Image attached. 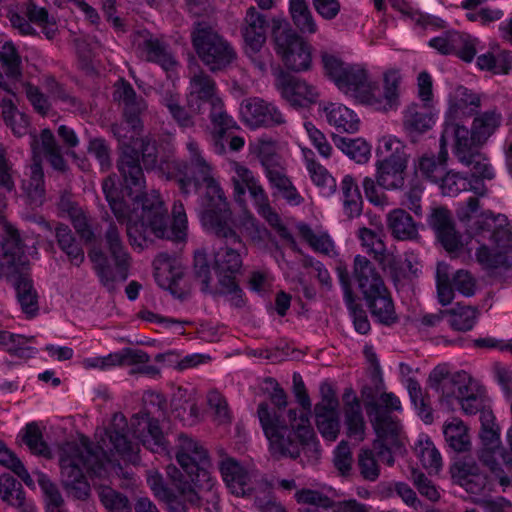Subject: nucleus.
I'll list each match as a JSON object with an SVG mask.
<instances>
[{
	"label": "nucleus",
	"instance_id": "13",
	"mask_svg": "<svg viewBox=\"0 0 512 512\" xmlns=\"http://www.w3.org/2000/svg\"><path fill=\"white\" fill-rule=\"evenodd\" d=\"M467 128L458 123H445L442 132V142L445 139L454 140V154L458 161L469 167L472 172V182L483 188V178L491 179L493 172L488 160L479 152L481 145L467 143Z\"/></svg>",
	"mask_w": 512,
	"mask_h": 512
},
{
	"label": "nucleus",
	"instance_id": "64",
	"mask_svg": "<svg viewBox=\"0 0 512 512\" xmlns=\"http://www.w3.org/2000/svg\"><path fill=\"white\" fill-rule=\"evenodd\" d=\"M38 482L45 495L46 511H64V499L57 486L54 483H52L50 479L44 474L39 475Z\"/></svg>",
	"mask_w": 512,
	"mask_h": 512
},
{
	"label": "nucleus",
	"instance_id": "30",
	"mask_svg": "<svg viewBox=\"0 0 512 512\" xmlns=\"http://www.w3.org/2000/svg\"><path fill=\"white\" fill-rule=\"evenodd\" d=\"M337 273L339 282L344 291V300L353 318L355 330L360 334H367L370 331V322L366 311L356 303V297L352 291L350 274L346 266H338Z\"/></svg>",
	"mask_w": 512,
	"mask_h": 512
},
{
	"label": "nucleus",
	"instance_id": "49",
	"mask_svg": "<svg viewBox=\"0 0 512 512\" xmlns=\"http://www.w3.org/2000/svg\"><path fill=\"white\" fill-rule=\"evenodd\" d=\"M0 497L3 502L16 508L26 504L22 484L8 473L0 476Z\"/></svg>",
	"mask_w": 512,
	"mask_h": 512
},
{
	"label": "nucleus",
	"instance_id": "36",
	"mask_svg": "<svg viewBox=\"0 0 512 512\" xmlns=\"http://www.w3.org/2000/svg\"><path fill=\"white\" fill-rule=\"evenodd\" d=\"M58 247L65 253L72 265L79 267L84 259V250L68 225L58 223L55 227Z\"/></svg>",
	"mask_w": 512,
	"mask_h": 512
},
{
	"label": "nucleus",
	"instance_id": "9",
	"mask_svg": "<svg viewBox=\"0 0 512 512\" xmlns=\"http://www.w3.org/2000/svg\"><path fill=\"white\" fill-rule=\"evenodd\" d=\"M322 62L326 74L341 91L367 105L378 103L375 95L378 85L369 78L364 68L345 65L340 59L328 53L322 54Z\"/></svg>",
	"mask_w": 512,
	"mask_h": 512
},
{
	"label": "nucleus",
	"instance_id": "31",
	"mask_svg": "<svg viewBox=\"0 0 512 512\" xmlns=\"http://www.w3.org/2000/svg\"><path fill=\"white\" fill-rule=\"evenodd\" d=\"M147 483L154 496L167 504L168 512H188L187 506L181 499L185 502L188 501L174 487L169 488L158 471L150 470L148 472Z\"/></svg>",
	"mask_w": 512,
	"mask_h": 512
},
{
	"label": "nucleus",
	"instance_id": "24",
	"mask_svg": "<svg viewBox=\"0 0 512 512\" xmlns=\"http://www.w3.org/2000/svg\"><path fill=\"white\" fill-rule=\"evenodd\" d=\"M153 265L157 284L163 289L170 290L175 297L181 300L185 299L187 294L178 292V281L182 278L183 271L176 259L167 253H160L155 258Z\"/></svg>",
	"mask_w": 512,
	"mask_h": 512
},
{
	"label": "nucleus",
	"instance_id": "58",
	"mask_svg": "<svg viewBox=\"0 0 512 512\" xmlns=\"http://www.w3.org/2000/svg\"><path fill=\"white\" fill-rule=\"evenodd\" d=\"M458 402L463 412L467 415H475L478 412L484 411L482 409L484 402L481 386L473 380L464 390L463 398H460Z\"/></svg>",
	"mask_w": 512,
	"mask_h": 512
},
{
	"label": "nucleus",
	"instance_id": "61",
	"mask_svg": "<svg viewBox=\"0 0 512 512\" xmlns=\"http://www.w3.org/2000/svg\"><path fill=\"white\" fill-rule=\"evenodd\" d=\"M307 161V169L311 175L312 181L328 195L336 191V180L329 174L327 169L308 158V153L304 152Z\"/></svg>",
	"mask_w": 512,
	"mask_h": 512
},
{
	"label": "nucleus",
	"instance_id": "47",
	"mask_svg": "<svg viewBox=\"0 0 512 512\" xmlns=\"http://www.w3.org/2000/svg\"><path fill=\"white\" fill-rule=\"evenodd\" d=\"M335 145L357 163L366 162L370 156V145L362 138L333 135Z\"/></svg>",
	"mask_w": 512,
	"mask_h": 512
},
{
	"label": "nucleus",
	"instance_id": "45",
	"mask_svg": "<svg viewBox=\"0 0 512 512\" xmlns=\"http://www.w3.org/2000/svg\"><path fill=\"white\" fill-rule=\"evenodd\" d=\"M289 11L295 27L301 34H314L317 31L316 22L305 0H290Z\"/></svg>",
	"mask_w": 512,
	"mask_h": 512
},
{
	"label": "nucleus",
	"instance_id": "53",
	"mask_svg": "<svg viewBox=\"0 0 512 512\" xmlns=\"http://www.w3.org/2000/svg\"><path fill=\"white\" fill-rule=\"evenodd\" d=\"M356 466L363 480L376 482L379 479L381 468L373 449H360L357 455Z\"/></svg>",
	"mask_w": 512,
	"mask_h": 512
},
{
	"label": "nucleus",
	"instance_id": "63",
	"mask_svg": "<svg viewBox=\"0 0 512 512\" xmlns=\"http://www.w3.org/2000/svg\"><path fill=\"white\" fill-rule=\"evenodd\" d=\"M415 453L425 468L437 471L442 465L441 455L429 438L418 441Z\"/></svg>",
	"mask_w": 512,
	"mask_h": 512
},
{
	"label": "nucleus",
	"instance_id": "35",
	"mask_svg": "<svg viewBox=\"0 0 512 512\" xmlns=\"http://www.w3.org/2000/svg\"><path fill=\"white\" fill-rule=\"evenodd\" d=\"M507 224V217L502 214L494 215L491 211L481 212L475 220L468 224L467 232L478 242L491 240L494 231Z\"/></svg>",
	"mask_w": 512,
	"mask_h": 512
},
{
	"label": "nucleus",
	"instance_id": "4",
	"mask_svg": "<svg viewBox=\"0 0 512 512\" xmlns=\"http://www.w3.org/2000/svg\"><path fill=\"white\" fill-rule=\"evenodd\" d=\"M176 460L183 472L174 465H168L166 472L172 486L191 505L200 504V493L209 491L212 479L208 471V451L186 434L178 436Z\"/></svg>",
	"mask_w": 512,
	"mask_h": 512
},
{
	"label": "nucleus",
	"instance_id": "48",
	"mask_svg": "<svg viewBox=\"0 0 512 512\" xmlns=\"http://www.w3.org/2000/svg\"><path fill=\"white\" fill-rule=\"evenodd\" d=\"M1 115L8 127L15 135L21 136L27 133L29 119L25 114L18 111L10 98H3L0 103Z\"/></svg>",
	"mask_w": 512,
	"mask_h": 512
},
{
	"label": "nucleus",
	"instance_id": "50",
	"mask_svg": "<svg viewBox=\"0 0 512 512\" xmlns=\"http://www.w3.org/2000/svg\"><path fill=\"white\" fill-rule=\"evenodd\" d=\"M95 489L107 512H132V505L126 495L106 485H100Z\"/></svg>",
	"mask_w": 512,
	"mask_h": 512
},
{
	"label": "nucleus",
	"instance_id": "59",
	"mask_svg": "<svg viewBox=\"0 0 512 512\" xmlns=\"http://www.w3.org/2000/svg\"><path fill=\"white\" fill-rule=\"evenodd\" d=\"M358 238L360 239L362 246L367 248V252L372 254L374 259L379 258L386 252L382 229L378 228L374 230L361 227L358 230Z\"/></svg>",
	"mask_w": 512,
	"mask_h": 512
},
{
	"label": "nucleus",
	"instance_id": "60",
	"mask_svg": "<svg viewBox=\"0 0 512 512\" xmlns=\"http://www.w3.org/2000/svg\"><path fill=\"white\" fill-rule=\"evenodd\" d=\"M0 464L13 471L27 486L34 484L22 461L0 440Z\"/></svg>",
	"mask_w": 512,
	"mask_h": 512
},
{
	"label": "nucleus",
	"instance_id": "16",
	"mask_svg": "<svg viewBox=\"0 0 512 512\" xmlns=\"http://www.w3.org/2000/svg\"><path fill=\"white\" fill-rule=\"evenodd\" d=\"M474 379L465 371L451 373L446 365L436 366L429 374L428 384L441 400L450 403L463 398L464 390Z\"/></svg>",
	"mask_w": 512,
	"mask_h": 512
},
{
	"label": "nucleus",
	"instance_id": "46",
	"mask_svg": "<svg viewBox=\"0 0 512 512\" xmlns=\"http://www.w3.org/2000/svg\"><path fill=\"white\" fill-rule=\"evenodd\" d=\"M371 379L374 385H365L361 389V397L369 418L384 410L382 405L377 401L378 395L384 386L381 371L378 366L373 370Z\"/></svg>",
	"mask_w": 512,
	"mask_h": 512
},
{
	"label": "nucleus",
	"instance_id": "10",
	"mask_svg": "<svg viewBox=\"0 0 512 512\" xmlns=\"http://www.w3.org/2000/svg\"><path fill=\"white\" fill-rule=\"evenodd\" d=\"M191 41L200 60L213 73L225 70L237 58L233 46L204 20L194 23Z\"/></svg>",
	"mask_w": 512,
	"mask_h": 512
},
{
	"label": "nucleus",
	"instance_id": "52",
	"mask_svg": "<svg viewBox=\"0 0 512 512\" xmlns=\"http://www.w3.org/2000/svg\"><path fill=\"white\" fill-rule=\"evenodd\" d=\"M314 411L319 432L327 440L334 441L340 431L338 411L327 410L322 406Z\"/></svg>",
	"mask_w": 512,
	"mask_h": 512
},
{
	"label": "nucleus",
	"instance_id": "56",
	"mask_svg": "<svg viewBox=\"0 0 512 512\" xmlns=\"http://www.w3.org/2000/svg\"><path fill=\"white\" fill-rule=\"evenodd\" d=\"M407 389L411 399L418 410L420 417L426 422L431 423L433 420L432 409L430 407L429 397L423 392L419 382L414 378H408Z\"/></svg>",
	"mask_w": 512,
	"mask_h": 512
},
{
	"label": "nucleus",
	"instance_id": "32",
	"mask_svg": "<svg viewBox=\"0 0 512 512\" xmlns=\"http://www.w3.org/2000/svg\"><path fill=\"white\" fill-rule=\"evenodd\" d=\"M363 299L371 316L380 324L391 326L398 322V315L387 288Z\"/></svg>",
	"mask_w": 512,
	"mask_h": 512
},
{
	"label": "nucleus",
	"instance_id": "1",
	"mask_svg": "<svg viewBox=\"0 0 512 512\" xmlns=\"http://www.w3.org/2000/svg\"><path fill=\"white\" fill-rule=\"evenodd\" d=\"M127 421L123 414H115L112 423L104 430L98 443L93 447L88 440L76 443H66L60 453L61 482L67 494L77 500L85 501L90 496V484L87 482L82 468L91 475L102 477L108 467L117 475L130 478L127 471L118 464L115 465L108 453L116 452L123 460L134 465L139 463L138 448L127 436Z\"/></svg>",
	"mask_w": 512,
	"mask_h": 512
},
{
	"label": "nucleus",
	"instance_id": "14",
	"mask_svg": "<svg viewBox=\"0 0 512 512\" xmlns=\"http://www.w3.org/2000/svg\"><path fill=\"white\" fill-rule=\"evenodd\" d=\"M222 459L218 466L227 489L237 497H248L260 490L272 489V484L265 478H257L254 471L245 468L237 459L228 456L223 449L219 450Z\"/></svg>",
	"mask_w": 512,
	"mask_h": 512
},
{
	"label": "nucleus",
	"instance_id": "25",
	"mask_svg": "<svg viewBox=\"0 0 512 512\" xmlns=\"http://www.w3.org/2000/svg\"><path fill=\"white\" fill-rule=\"evenodd\" d=\"M102 191L117 221L121 224L126 223V233L128 234L129 225L133 221H139L140 212L138 207L131 210L120 196V191L116 186V175L114 174L103 179Z\"/></svg>",
	"mask_w": 512,
	"mask_h": 512
},
{
	"label": "nucleus",
	"instance_id": "41",
	"mask_svg": "<svg viewBox=\"0 0 512 512\" xmlns=\"http://www.w3.org/2000/svg\"><path fill=\"white\" fill-rule=\"evenodd\" d=\"M325 111L329 124L335 126L338 131L347 133L358 131L360 121L351 109L343 105L330 104Z\"/></svg>",
	"mask_w": 512,
	"mask_h": 512
},
{
	"label": "nucleus",
	"instance_id": "39",
	"mask_svg": "<svg viewBox=\"0 0 512 512\" xmlns=\"http://www.w3.org/2000/svg\"><path fill=\"white\" fill-rule=\"evenodd\" d=\"M501 115L495 110L487 111L474 119L472 130L467 128V143L482 145L499 126Z\"/></svg>",
	"mask_w": 512,
	"mask_h": 512
},
{
	"label": "nucleus",
	"instance_id": "34",
	"mask_svg": "<svg viewBox=\"0 0 512 512\" xmlns=\"http://www.w3.org/2000/svg\"><path fill=\"white\" fill-rule=\"evenodd\" d=\"M433 123V114L427 104L411 103L403 112V128L409 134H423Z\"/></svg>",
	"mask_w": 512,
	"mask_h": 512
},
{
	"label": "nucleus",
	"instance_id": "62",
	"mask_svg": "<svg viewBox=\"0 0 512 512\" xmlns=\"http://www.w3.org/2000/svg\"><path fill=\"white\" fill-rule=\"evenodd\" d=\"M22 441L28 446L32 453L51 458V451L43 440L42 433L37 424L29 423L26 425L22 435Z\"/></svg>",
	"mask_w": 512,
	"mask_h": 512
},
{
	"label": "nucleus",
	"instance_id": "44",
	"mask_svg": "<svg viewBox=\"0 0 512 512\" xmlns=\"http://www.w3.org/2000/svg\"><path fill=\"white\" fill-rule=\"evenodd\" d=\"M141 49L145 54V59L149 62L159 64L165 70H169L176 65L167 46L156 38H150L143 41Z\"/></svg>",
	"mask_w": 512,
	"mask_h": 512
},
{
	"label": "nucleus",
	"instance_id": "8",
	"mask_svg": "<svg viewBox=\"0 0 512 512\" xmlns=\"http://www.w3.org/2000/svg\"><path fill=\"white\" fill-rule=\"evenodd\" d=\"M210 106L209 119L212 125L221 127L217 137L225 130L235 126V120L228 115L222 99L217 94L215 80L202 69H196L189 77V93L186 95V105L197 114L203 113L204 105Z\"/></svg>",
	"mask_w": 512,
	"mask_h": 512
},
{
	"label": "nucleus",
	"instance_id": "12",
	"mask_svg": "<svg viewBox=\"0 0 512 512\" xmlns=\"http://www.w3.org/2000/svg\"><path fill=\"white\" fill-rule=\"evenodd\" d=\"M272 41L274 49L287 69L301 72L311 66V46L291 28L288 22L272 20Z\"/></svg>",
	"mask_w": 512,
	"mask_h": 512
},
{
	"label": "nucleus",
	"instance_id": "19",
	"mask_svg": "<svg viewBox=\"0 0 512 512\" xmlns=\"http://www.w3.org/2000/svg\"><path fill=\"white\" fill-rule=\"evenodd\" d=\"M428 224L447 252H458L463 247L462 236L456 230L453 216L447 208L442 206L432 208Z\"/></svg>",
	"mask_w": 512,
	"mask_h": 512
},
{
	"label": "nucleus",
	"instance_id": "38",
	"mask_svg": "<svg viewBox=\"0 0 512 512\" xmlns=\"http://www.w3.org/2000/svg\"><path fill=\"white\" fill-rule=\"evenodd\" d=\"M481 430L480 439L482 448L478 451V458L483 453L488 455H495L497 451H500V429L495 423V417L492 411H482L480 414Z\"/></svg>",
	"mask_w": 512,
	"mask_h": 512
},
{
	"label": "nucleus",
	"instance_id": "37",
	"mask_svg": "<svg viewBox=\"0 0 512 512\" xmlns=\"http://www.w3.org/2000/svg\"><path fill=\"white\" fill-rule=\"evenodd\" d=\"M443 434L449 448L457 453H466L471 450L472 442L469 428L459 418L445 422Z\"/></svg>",
	"mask_w": 512,
	"mask_h": 512
},
{
	"label": "nucleus",
	"instance_id": "11",
	"mask_svg": "<svg viewBox=\"0 0 512 512\" xmlns=\"http://www.w3.org/2000/svg\"><path fill=\"white\" fill-rule=\"evenodd\" d=\"M403 142L395 137H383L377 148L376 179L386 190L401 189L405 184L408 154Z\"/></svg>",
	"mask_w": 512,
	"mask_h": 512
},
{
	"label": "nucleus",
	"instance_id": "15",
	"mask_svg": "<svg viewBox=\"0 0 512 512\" xmlns=\"http://www.w3.org/2000/svg\"><path fill=\"white\" fill-rule=\"evenodd\" d=\"M117 169L123 179V187L127 195L132 197L134 204L142 207L143 196L150 193L144 192L146 181L140 164L139 151L133 147L123 149L117 160Z\"/></svg>",
	"mask_w": 512,
	"mask_h": 512
},
{
	"label": "nucleus",
	"instance_id": "27",
	"mask_svg": "<svg viewBox=\"0 0 512 512\" xmlns=\"http://www.w3.org/2000/svg\"><path fill=\"white\" fill-rule=\"evenodd\" d=\"M26 264L20 235L17 230H9L8 237L2 244L0 256V278L20 273Z\"/></svg>",
	"mask_w": 512,
	"mask_h": 512
},
{
	"label": "nucleus",
	"instance_id": "23",
	"mask_svg": "<svg viewBox=\"0 0 512 512\" xmlns=\"http://www.w3.org/2000/svg\"><path fill=\"white\" fill-rule=\"evenodd\" d=\"M115 97L123 103V119L129 127L143 128L141 115L146 111L145 100L138 96L132 85L124 79L116 83Z\"/></svg>",
	"mask_w": 512,
	"mask_h": 512
},
{
	"label": "nucleus",
	"instance_id": "33",
	"mask_svg": "<svg viewBox=\"0 0 512 512\" xmlns=\"http://www.w3.org/2000/svg\"><path fill=\"white\" fill-rule=\"evenodd\" d=\"M387 227L397 240L413 241L419 238L418 223L404 209H394L387 215Z\"/></svg>",
	"mask_w": 512,
	"mask_h": 512
},
{
	"label": "nucleus",
	"instance_id": "29",
	"mask_svg": "<svg viewBox=\"0 0 512 512\" xmlns=\"http://www.w3.org/2000/svg\"><path fill=\"white\" fill-rule=\"evenodd\" d=\"M268 27L266 14L259 12L255 7L248 8L241 29L246 46L256 50L263 48Z\"/></svg>",
	"mask_w": 512,
	"mask_h": 512
},
{
	"label": "nucleus",
	"instance_id": "7",
	"mask_svg": "<svg viewBox=\"0 0 512 512\" xmlns=\"http://www.w3.org/2000/svg\"><path fill=\"white\" fill-rule=\"evenodd\" d=\"M214 221H202L203 225L210 229L218 238L225 240V246L219 247L214 253V270L217 275L218 285H226L236 279V275L242 267L241 252L245 245L241 237L231 228V211H226L223 216L219 214Z\"/></svg>",
	"mask_w": 512,
	"mask_h": 512
},
{
	"label": "nucleus",
	"instance_id": "20",
	"mask_svg": "<svg viewBox=\"0 0 512 512\" xmlns=\"http://www.w3.org/2000/svg\"><path fill=\"white\" fill-rule=\"evenodd\" d=\"M241 114L252 128L273 127L285 123V117L272 103L261 98H248L242 103Z\"/></svg>",
	"mask_w": 512,
	"mask_h": 512
},
{
	"label": "nucleus",
	"instance_id": "55",
	"mask_svg": "<svg viewBox=\"0 0 512 512\" xmlns=\"http://www.w3.org/2000/svg\"><path fill=\"white\" fill-rule=\"evenodd\" d=\"M0 63L4 69L5 75L14 81H18L22 76L21 57L16 47L6 42L0 49Z\"/></svg>",
	"mask_w": 512,
	"mask_h": 512
},
{
	"label": "nucleus",
	"instance_id": "57",
	"mask_svg": "<svg viewBox=\"0 0 512 512\" xmlns=\"http://www.w3.org/2000/svg\"><path fill=\"white\" fill-rule=\"evenodd\" d=\"M478 311L471 306H458L453 309L447 310V315L450 316L449 324L457 331L471 330L475 324Z\"/></svg>",
	"mask_w": 512,
	"mask_h": 512
},
{
	"label": "nucleus",
	"instance_id": "5",
	"mask_svg": "<svg viewBox=\"0 0 512 512\" xmlns=\"http://www.w3.org/2000/svg\"><path fill=\"white\" fill-rule=\"evenodd\" d=\"M172 213L173 221L170 223L168 211L157 191L153 190L149 195L143 196L139 221H133L128 227L130 245L143 249L149 240V231L157 238L182 241L187 229L183 204L175 203Z\"/></svg>",
	"mask_w": 512,
	"mask_h": 512
},
{
	"label": "nucleus",
	"instance_id": "43",
	"mask_svg": "<svg viewBox=\"0 0 512 512\" xmlns=\"http://www.w3.org/2000/svg\"><path fill=\"white\" fill-rule=\"evenodd\" d=\"M15 289L22 311L29 317H34L39 311L38 295L30 278L20 274Z\"/></svg>",
	"mask_w": 512,
	"mask_h": 512
},
{
	"label": "nucleus",
	"instance_id": "42",
	"mask_svg": "<svg viewBox=\"0 0 512 512\" xmlns=\"http://www.w3.org/2000/svg\"><path fill=\"white\" fill-rule=\"evenodd\" d=\"M448 139L442 142L440 138V151L438 157L434 155L423 156L419 161V170L421 173L432 182L438 183L446 171V162L448 158V152L446 149V143Z\"/></svg>",
	"mask_w": 512,
	"mask_h": 512
},
{
	"label": "nucleus",
	"instance_id": "54",
	"mask_svg": "<svg viewBox=\"0 0 512 512\" xmlns=\"http://www.w3.org/2000/svg\"><path fill=\"white\" fill-rule=\"evenodd\" d=\"M476 259L478 263L485 269H508L510 267L509 258L506 251L494 248H489L487 245L482 244L476 251Z\"/></svg>",
	"mask_w": 512,
	"mask_h": 512
},
{
	"label": "nucleus",
	"instance_id": "18",
	"mask_svg": "<svg viewBox=\"0 0 512 512\" xmlns=\"http://www.w3.org/2000/svg\"><path fill=\"white\" fill-rule=\"evenodd\" d=\"M274 85L281 97L293 107H306L315 103L319 96L313 85L283 70L277 74Z\"/></svg>",
	"mask_w": 512,
	"mask_h": 512
},
{
	"label": "nucleus",
	"instance_id": "28",
	"mask_svg": "<svg viewBox=\"0 0 512 512\" xmlns=\"http://www.w3.org/2000/svg\"><path fill=\"white\" fill-rule=\"evenodd\" d=\"M353 278L363 298L387 288L373 263L361 255L354 258Z\"/></svg>",
	"mask_w": 512,
	"mask_h": 512
},
{
	"label": "nucleus",
	"instance_id": "17",
	"mask_svg": "<svg viewBox=\"0 0 512 512\" xmlns=\"http://www.w3.org/2000/svg\"><path fill=\"white\" fill-rule=\"evenodd\" d=\"M133 436L153 453L162 454L167 451L168 442L159 425V420L147 410L140 411L131 418Z\"/></svg>",
	"mask_w": 512,
	"mask_h": 512
},
{
	"label": "nucleus",
	"instance_id": "6",
	"mask_svg": "<svg viewBox=\"0 0 512 512\" xmlns=\"http://www.w3.org/2000/svg\"><path fill=\"white\" fill-rule=\"evenodd\" d=\"M101 219L105 227L101 230L100 237L103 239L105 248L114 261L117 272L113 269L108 255L101 248H92L88 252V257L93 263V269L100 283L109 292H114L117 275H119L122 281H125L128 277L131 257L124 246L120 229L113 218L106 211Z\"/></svg>",
	"mask_w": 512,
	"mask_h": 512
},
{
	"label": "nucleus",
	"instance_id": "2",
	"mask_svg": "<svg viewBox=\"0 0 512 512\" xmlns=\"http://www.w3.org/2000/svg\"><path fill=\"white\" fill-rule=\"evenodd\" d=\"M188 161L173 160L167 164L166 178L175 181L180 192L188 196L192 189L199 192L201 220L211 222L217 214L229 211V204L219 182L213 176V167L203 157L199 145L194 140L187 142Z\"/></svg>",
	"mask_w": 512,
	"mask_h": 512
},
{
	"label": "nucleus",
	"instance_id": "40",
	"mask_svg": "<svg viewBox=\"0 0 512 512\" xmlns=\"http://www.w3.org/2000/svg\"><path fill=\"white\" fill-rule=\"evenodd\" d=\"M401 81L400 71L397 69H390L384 74V96L380 99L376 96L377 104H370L376 110L389 112L398 108L399 93L398 87Z\"/></svg>",
	"mask_w": 512,
	"mask_h": 512
},
{
	"label": "nucleus",
	"instance_id": "51",
	"mask_svg": "<svg viewBox=\"0 0 512 512\" xmlns=\"http://www.w3.org/2000/svg\"><path fill=\"white\" fill-rule=\"evenodd\" d=\"M441 189L444 195L456 196L461 191L474 190L476 194L483 195L484 191H480V187L476 186L472 180H468L460 173L446 172L440 179Z\"/></svg>",
	"mask_w": 512,
	"mask_h": 512
},
{
	"label": "nucleus",
	"instance_id": "3",
	"mask_svg": "<svg viewBox=\"0 0 512 512\" xmlns=\"http://www.w3.org/2000/svg\"><path fill=\"white\" fill-rule=\"evenodd\" d=\"M257 414L274 458L297 459L302 450L308 462L314 463L319 459L318 442L306 413L297 416L296 410L290 409L287 423L286 419H281L280 414L269 408L268 403L261 402Z\"/></svg>",
	"mask_w": 512,
	"mask_h": 512
},
{
	"label": "nucleus",
	"instance_id": "22",
	"mask_svg": "<svg viewBox=\"0 0 512 512\" xmlns=\"http://www.w3.org/2000/svg\"><path fill=\"white\" fill-rule=\"evenodd\" d=\"M377 438L373 447L389 444L394 448H403V429L397 417L383 410L369 418Z\"/></svg>",
	"mask_w": 512,
	"mask_h": 512
},
{
	"label": "nucleus",
	"instance_id": "21",
	"mask_svg": "<svg viewBox=\"0 0 512 512\" xmlns=\"http://www.w3.org/2000/svg\"><path fill=\"white\" fill-rule=\"evenodd\" d=\"M261 163L271 187L279 195L291 205H299L303 202V197L298 193L296 187L287 176L283 166L276 162L273 157L269 156H262Z\"/></svg>",
	"mask_w": 512,
	"mask_h": 512
},
{
	"label": "nucleus",
	"instance_id": "26",
	"mask_svg": "<svg viewBox=\"0 0 512 512\" xmlns=\"http://www.w3.org/2000/svg\"><path fill=\"white\" fill-rule=\"evenodd\" d=\"M429 45L442 54H456L465 62H471L476 54L475 42L467 34L449 32L444 37H435Z\"/></svg>",
	"mask_w": 512,
	"mask_h": 512
}]
</instances>
